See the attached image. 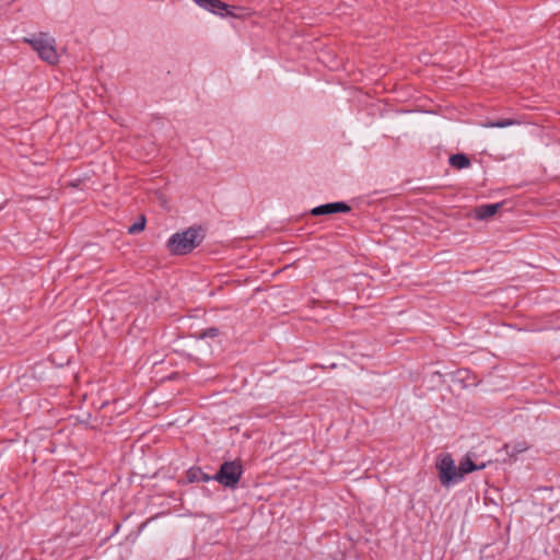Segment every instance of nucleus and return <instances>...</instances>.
Here are the masks:
<instances>
[{
    "instance_id": "1",
    "label": "nucleus",
    "mask_w": 560,
    "mask_h": 560,
    "mask_svg": "<svg viewBox=\"0 0 560 560\" xmlns=\"http://www.w3.org/2000/svg\"><path fill=\"white\" fill-rule=\"evenodd\" d=\"M202 238L200 229L189 228L173 234L167 240L166 247L172 255H187L202 242Z\"/></svg>"
},
{
    "instance_id": "2",
    "label": "nucleus",
    "mask_w": 560,
    "mask_h": 560,
    "mask_svg": "<svg viewBox=\"0 0 560 560\" xmlns=\"http://www.w3.org/2000/svg\"><path fill=\"white\" fill-rule=\"evenodd\" d=\"M435 468L438 470L440 482L443 487L448 488L450 486L462 481L459 468L455 465L451 454L447 453L442 455L436 460Z\"/></svg>"
},
{
    "instance_id": "3",
    "label": "nucleus",
    "mask_w": 560,
    "mask_h": 560,
    "mask_svg": "<svg viewBox=\"0 0 560 560\" xmlns=\"http://www.w3.org/2000/svg\"><path fill=\"white\" fill-rule=\"evenodd\" d=\"M37 51L39 58L50 65H55L58 59V52L55 46V39L48 34L35 35L25 39Z\"/></svg>"
},
{
    "instance_id": "4",
    "label": "nucleus",
    "mask_w": 560,
    "mask_h": 560,
    "mask_svg": "<svg viewBox=\"0 0 560 560\" xmlns=\"http://www.w3.org/2000/svg\"><path fill=\"white\" fill-rule=\"evenodd\" d=\"M242 477V466L236 462H225L221 465L213 479L221 485L234 488Z\"/></svg>"
},
{
    "instance_id": "5",
    "label": "nucleus",
    "mask_w": 560,
    "mask_h": 560,
    "mask_svg": "<svg viewBox=\"0 0 560 560\" xmlns=\"http://www.w3.org/2000/svg\"><path fill=\"white\" fill-rule=\"evenodd\" d=\"M200 8L203 10L218 15L220 18L232 16L238 18L240 14L231 11L229 4L222 2L221 0H194Z\"/></svg>"
},
{
    "instance_id": "6",
    "label": "nucleus",
    "mask_w": 560,
    "mask_h": 560,
    "mask_svg": "<svg viewBox=\"0 0 560 560\" xmlns=\"http://www.w3.org/2000/svg\"><path fill=\"white\" fill-rule=\"evenodd\" d=\"M349 211H350V207L346 202L338 201V202H330V203H325V205L315 207L311 210V213L315 217H318V215H326V214H332V213H338V212L346 213Z\"/></svg>"
},
{
    "instance_id": "7",
    "label": "nucleus",
    "mask_w": 560,
    "mask_h": 560,
    "mask_svg": "<svg viewBox=\"0 0 560 560\" xmlns=\"http://www.w3.org/2000/svg\"><path fill=\"white\" fill-rule=\"evenodd\" d=\"M500 208V203L481 205L475 209V218L485 220L494 215Z\"/></svg>"
},
{
    "instance_id": "8",
    "label": "nucleus",
    "mask_w": 560,
    "mask_h": 560,
    "mask_svg": "<svg viewBox=\"0 0 560 560\" xmlns=\"http://www.w3.org/2000/svg\"><path fill=\"white\" fill-rule=\"evenodd\" d=\"M486 467V464L476 465L469 456H465L458 465L459 472L462 475V481L464 480L465 476L469 472H472L475 470H480Z\"/></svg>"
},
{
    "instance_id": "9",
    "label": "nucleus",
    "mask_w": 560,
    "mask_h": 560,
    "mask_svg": "<svg viewBox=\"0 0 560 560\" xmlns=\"http://www.w3.org/2000/svg\"><path fill=\"white\" fill-rule=\"evenodd\" d=\"M450 164L456 168H466L470 165L469 159L465 154H453L450 158Z\"/></svg>"
},
{
    "instance_id": "10",
    "label": "nucleus",
    "mask_w": 560,
    "mask_h": 560,
    "mask_svg": "<svg viewBox=\"0 0 560 560\" xmlns=\"http://www.w3.org/2000/svg\"><path fill=\"white\" fill-rule=\"evenodd\" d=\"M515 125H520V121L511 118L482 124L485 128H506Z\"/></svg>"
},
{
    "instance_id": "11",
    "label": "nucleus",
    "mask_w": 560,
    "mask_h": 560,
    "mask_svg": "<svg viewBox=\"0 0 560 560\" xmlns=\"http://www.w3.org/2000/svg\"><path fill=\"white\" fill-rule=\"evenodd\" d=\"M188 479L189 481H208L210 477L201 472L200 469H190L188 470Z\"/></svg>"
},
{
    "instance_id": "12",
    "label": "nucleus",
    "mask_w": 560,
    "mask_h": 560,
    "mask_svg": "<svg viewBox=\"0 0 560 560\" xmlns=\"http://www.w3.org/2000/svg\"><path fill=\"white\" fill-rule=\"evenodd\" d=\"M144 228H145V218L141 217L138 221H136L133 224H131L128 228V233L136 234V233L143 231Z\"/></svg>"
},
{
    "instance_id": "13",
    "label": "nucleus",
    "mask_w": 560,
    "mask_h": 560,
    "mask_svg": "<svg viewBox=\"0 0 560 560\" xmlns=\"http://www.w3.org/2000/svg\"><path fill=\"white\" fill-rule=\"evenodd\" d=\"M528 444L526 442H518L514 445V451L516 453H523L528 450Z\"/></svg>"
},
{
    "instance_id": "14",
    "label": "nucleus",
    "mask_w": 560,
    "mask_h": 560,
    "mask_svg": "<svg viewBox=\"0 0 560 560\" xmlns=\"http://www.w3.org/2000/svg\"><path fill=\"white\" fill-rule=\"evenodd\" d=\"M209 335H210V336H217V335H219V329H217V328H210V329H209Z\"/></svg>"
}]
</instances>
